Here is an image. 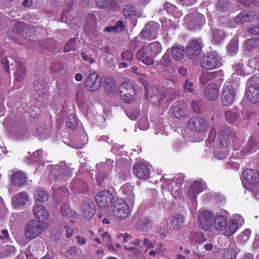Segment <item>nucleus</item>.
<instances>
[{
	"mask_svg": "<svg viewBox=\"0 0 259 259\" xmlns=\"http://www.w3.org/2000/svg\"><path fill=\"white\" fill-rule=\"evenodd\" d=\"M49 227V224L42 221L33 220L29 221L24 228V234L29 240L39 236Z\"/></svg>",
	"mask_w": 259,
	"mask_h": 259,
	"instance_id": "1",
	"label": "nucleus"
},
{
	"mask_svg": "<svg viewBox=\"0 0 259 259\" xmlns=\"http://www.w3.org/2000/svg\"><path fill=\"white\" fill-rule=\"evenodd\" d=\"M233 79L227 81L222 91V102L225 106L231 105L234 101L236 96L237 84Z\"/></svg>",
	"mask_w": 259,
	"mask_h": 259,
	"instance_id": "2",
	"label": "nucleus"
},
{
	"mask_svg": "<svg viewBox=\"0 0 259 259\" xmlns=\"http://www.w3.org/2000/svg\"><path fill=\"white\" fill-rule=\"evenodd\" d=\"M202 67L207 70L217 69L222 65V59L217 52L208 53L201 62Z\"/></svg>",
	"mask_w": 259,
	"mask_h": 259,
	"instance_id": "3",
	"label": "nucleus"
},
{
	"mask_svg": "<svg viewBox=\"0 0 259 259\" xmlns=\"http://www.w3.org/2000/svg\"><path fill=\"white\" fill-rule=\"evenodd\" d=\"M130 212V208L123 199H119L114 201L112 213L115 218L125 219L129 215Z\"/></svg>",
	"mask_w": 259,
	"mask_h": 259,
	"instance_id": "4",
	"label": "nucleus"
},
{
	"mask_svg": "<svg viewBox=\"0 0 259 259\" xmlns=\"http://www.w3.org/2000/svg\"><path fill=\"white\" fill-rule=\"evenodd\" d=\"M205 18L201 14L196 12L189 13L184 17L186 27L193 30L200 27L205 23Z\"/></svg>",
	"mask_w": 259,
	"mask_h": 259,
	"instance_id": "5",
	"label": "nucleus"
},
{
	"mask_svg": "<svg viewBox=\"0 0 259 259\" xmlns=\"http://www.w3.org/2000/svg\"><path fill=\"white\" fill-rule=\"evenodd\" d=\"M213 213L208 210L201 211L198 217L199 227L205 231H210L212 229V220Z\"/></svg>",
	"mask_w": 259,
	"mask_h": 259,
	"instance_id": "6",
	"label": "nucleus"
},
{
	"mask_svg": "<svg viewBox=\"0 0 259 259\" xmlns=\"http://www.w3.org/2000/svg\"><path fill=\"white\" fill-rule=\"evenodd\" d=\"M159 29L160 25L158 23L151 21L145 26L140 36L145 39H155Z\"/></svg>",
	"mask_w": 259,
	"mask_h": 259,
	"instance_id": "7",
	"label": "nucleus"
},
{
	"mask_svg": "<svg viewBox=\"0 0 259 259\" xmlns=\"http://www.w3.org/2000/svg\"><path fill=\"white\" fill-rule=\"evenodd\" d=\"M133 171L138 178L146 180L150 177V166L148 162L141 161L134 164Z\"/></svg>",
	"mask_w": 259,
	"mask_h": 259,
	"instance_id": "8",
	"label": "nucleus"
},
{
	"mask_svg": "<svg viewBox=\"0 0 259 259\" xmlns=\"http://www.w3.org/2000/svg\"><path fill=\"white\" fill-rule=\"evenodd\" d=\"M114 199V195L108 190L99 192L96 196L97 204L101 208H106L110 206Z\"/></svg>",
	"mask_w": 259,
	"mask_h": 259,
	"instance_id": "9",
	"label": "nucleus"
},
{
	"mask_svg": "<svg viewBox=\"0 0 259 259\" xmlns=\"http://www.w3.org/2000/svg\"><path fill=\"white\" fill-rule=\"evenodd\" d=\"M87 89L91 92L99 90L102 87V79L96 72L89 74L85 79Z\"/></svg>",
	"mask_w": 259,
	"mask_h": 259,
	"instance_id": "10",
	"label": "nucleus"
},
{
	"mask_svg": "<svg viewBox=\"0 0 259 259\" xmlns=\"http://www.w3.org/2000/svg\"><path fill=\"white\" fill-rule=\"evenodd\" d=\"M71 170L65 165L55 167V171L51 177L55 182H62L68 180L71 174Z\"/></svg>",
	"mask_w": 259,
	"mask_h": 259,
	"instance_id": "11",
	"label": "nucleus"
},
{
	"mask_svg": "<svg viewBox=\"0 0 259 259\" xmlns=\"http://www.w3.org/2000/svg\"><path fill=\"white\" fill-rule=\"evenodd\" d=\"M12 30L16 34L28 36L33 34L35 29L32 25L28 26L24 22L19 21L13 25Z\"/></svg>",
	"mask_w": 259,
	"mask_h": 259,
	"instance_id": "12",
	"label": "nucleus"
},
{
	"mask_svg": "<svg viewBox=\"0 0 259 259\" xmlns=\"http://www.w3.org/2000/svg\"><path fill=\"white\" fill-rule=\"evenodd\" d=\"M136 58L143 64L150 66L154 63V60L146 46L140 48L136 52Z\"/></svg>",
	"mask_w": 259,
	"mask_h": 259,
	"instance_id": "13",
	"label": "nucleus"
},
{
	"mask_svg": "<svg viewBox=\"0 0 259 259\" xmlns=\"http://www.w3.org/2000/svg\"><path fill=\"white\" fill-rule=\"evenodd\" d=\"M189 128L195 132H201L205 130L208 126L207 122L202 118L193 116L188 122Z\"/></svg>",
	"mask_w": 259,
	"mask_h": 259,
	"instance_id": "14",
	"label": "nucleus"
},
{
	"mask_svg": "<svg viewBox=\"0 0 259 259\" xmlns=\"http://www.w3.org/2000/svg\"><path fill=\"white\" fill-rule=\"evenodd\" d=\"M230 133V131L228 128L225 127L221 128L217 141L218 148H229L231 143Z\"/></svg>",
	"mask_w": 259,
	"mask_h": 259,
	"instance_id": "15",
	"label": "nucleus"
},
{
	"mask_svg": "<svg viewBox=\"0 0 259 259\" xmlns=\"http://www.w3.org/2000/svg\"><path fill=\"white\" fill-rule=\"evenodd\" d=\"M201 45L197 40H190L185 49L186 55L190 58H194L201 52Z\"/></svg>",
	"mask_w": 259,
	"mask_h": 259,
	"instance_id": "16",
	"label": "nucleus"
},
{
	"mask_svg": "<svg viewBox=\"0 0 259 259\" xmlns=\"http://www.w3.org/2000/svg\"><path fill=\"white\" fill-rule=\"evenodd\" d=\"M245 94L247 99L251 103L259 102V84L249 85L246 89Z\"/></svg>",
	"mask_w": 259,
	"mask_h": 259,
	"instance_id": "17",
	"label": "nucleus"
},
{
	"mask_svg": "<svg viewBox=\"0 0 259 259\" xmlns=\"http://www.w3.org/2000/svg\"><path fill=\"white\" fill-rule=\"evenodd\" d=\"M243 178L250 184L259 183V173L254 169H246L242 173Z\"/></svg>",
	"mask_w": 259,
	"mask_h": 259,
	"instance_id": "18",
	"label": "nucleus"
},
{
	"mask_svg": "<svg viewBox=\"0 0 259 259\" xmlns=\"http://www.w3.org/2000/svg\"><path fill=\"white\" fill-rule=\"evenodd\" d=\"M105 90L107 94L112 97L117 94L118 85L113 77H108L105 79Z\"/></svg>",
	"mask_w": 259,
	"mask_h": 259,
	"instance_id": "19",
	"label": "nucleus"
},
{
	"mask_svg": "<svg viewBox=\"0 0 259 259\" xmlns=\"http://www.w3.org/2000/svg\"><path fill=\"white\" fill-rule=\"evenodd\" d=\"M219 91V89L217 84L210 83L205 87L204 94L207 100H214L218 97Z\"/></svg>",
	"mask_w": 259,
	"mask_h": 259,
	"instance_id": "20",
	"label": "nucleus"
},
{
	"mask_svg": "<svg viewBox=\"0 0 259 259\" xmlns=\"http://www.w3.org/2000/svg\"><path fill=\"white\" fill-rule=\"evenodd\" d=\"M129 83H130L127 82H123L119 87L120 97L125 102L127 103L132 102L133 98V96L130 94L131 91L132 93H134V90L131 84H129L130 87L128 89L130 91L129 93L127 92L128 90L126 87L128 85Z\"/></svg>",
	"mask_w": 259,
	"mask_h": 259,
	"instance_id": "21",
	"label": "nucleus"
},
{
	"mask_svg": "<svg viewBox=\"0 0 259 259\" xmlns=\"http://www.w3.org/2000/svg\"><path fill=\"white\" fill-rule=\"evenodd\" d=\"M217 231H222L227 227L226 218L222 215H216L213 217L212 228Z\"/></svg>",
	"mask_w": 259,
	"mask_h": 259,
	"instance_id": "22",
	"label": "nucleus"
},
{
	"mask_svg": "<svg viewBox=\"0 0 259 259\" xmlns=\"http://www.w3.org/2000/svg\"><path fill=\"white\" fill-rule=\"evenodd\" d=\"M185 49L183 45L175 44L170 48L172 57L176 61H180L184 58Z\"/></svg>",
	"mask_w": 259,
	"mask_h": 259,
	"instance_id": "23",
	"label": "nucleus"
},
{
	"mask_svg": "<svg viewBox=\"0 0 259 259\" xmlns=\"http://www.w3.org/2000/svg\"><path fill=\"white\" fill-rule=\"evenodd\" d=\"M82 211L85 218L88 219L92 218L96 212L93 202L88 200L84 203L82 206Z\"/></svg>",
	"mask_w": 259,
	"mask_h": 259,
	"instance_id": "24",
	"label": "nucleus"
},
{
	"mask_svg": "<svg viewBox=\"0 0 259 259\" xmlns=\"http://www.w3.org/2000/svg\"><path fill=\"white\" fill-rule=\"evenodd\" d=\"M16 252V248L11 244L2 245L0 246V258L14 256Z\"/></svg>",
	"mask_w": 259,
	"mask_h": 259,
	"instance_id": "25",
	"label": "nucleus"
},
{
	"mask_svg": "<svg viewBox=\"0 0 259 259\" xmlns=\"http://www.w3.org/2000/svg\"><path fill=\"white\" fill-rule=\"evenodd\" d=\"M11 179L14 185L20 187L26 184L27 177L23 172L17 171L12 175Z\"/></svg>",
	"mask_w": 259,
	"mask_h": 259,
	"instance_id": "26",
	"label": "nucleus"
},
{
	"mask_svg": "<svg viewBox=\"0 0 259 259\" xmlns=\"http://www.w3.org/2000/svg\"><path fill=\"white\" fill-rule=\"evenodd\" d=\"M204 189V185L199 182H195L191 186L188 192L190 198L194 200L198 194L202 192Z\"/></svg>",
	"mask_w": 259,
	"mask_h": 259,
	"instance_id": "27",
	"label": "nucleus"
},
{
	"mask_svg": "<svg viewBox=\"0 0 259 259\" xmlns=\"http://www.w3.org/2000/svg\"><path fill=\"white\" fill-rule=\"evenodd\" d=\"M70 188L72 191L76 192L83 193L87 191L88 186L83 181L76 179L71 181Z\"/></svg>",
	"mask_w": 259,
	"mask_h": 259,
	"instance_id": "28",
	"label": "nucleus"
},
{
	"mask_svg": "<svg viewBox=\"0 0 259 259\" xmlns=\"http://www.w3.org/2000/svg\"><path fill=\"white\" fill-rule=\"evenodd\" d=\"M29 200L28 194L25 192H21L13 197L12 201L15 205H23L26 204Z\"/></svg>",
	"mask_w": 259,
	"mask_h": 259,
	"instance_id": "29",
	"label": "nucleus"
},
{
	"mask_svg": "<svg viewBox=\"0 0 259 259\" xmlns=\"http://www.w3.org/2000/svg\"><path fill=\"white\" fill-rule=\"evenodd\" d=\"M33 210L35 217L40 221H44L49 218V213L42 205H35Z\"/></svg>",
	"mask_w": 259,
	"mask_h": 259,
	"instance_id": "30",
	"label": "nucleus"
},
{
	"mask_svg": "<svg viewBox=\"0 0 259 259\" xmlns=\"http://www.w3.org/2000/svg\"><path fill=\"white\" fill-rule=\"evenodd\" d=\"M189 239L192 244H202L206 240L204 234L200 231L191 232Z\"/></svg>",
	"mask_w": 259,
	"mask_h": 259,
	"instance_id": "31",
	"label": "nucleus"
},
{
	"mask_svg": "<svg viewBox=\"0 0 259 259\" xmlns=\"http://www.w3.org/2000/svg\"><path fill=\"white\" fill-rule=\"evenodd\" d=\"M185 218L183 214H178L172 218L170 221V229L177 230L180 229L185 222Z\"/></svg>",
	"mask_w": 259,
	"mask_h": 259,
	"instance_id": "32",
	"label": "nucleus"
},
{
	"mask_svg": "<svg viewBox=\"0 0 259 259\" xmlns=\"http://www.w3.org/2000/svg\"><path fill=\"white\" fill-rule=\"evenodd\" d=\"M1 63L3 64L4 68L6 71L8 73L10 72V68L11 69H14L13 66H17L18 67V64H20L21 63H18L16 60L14 58L9 57V59L5 57L2 59L1 60Z\"/></svg>",
	"mask_w": 259,
	"mask_h": 259,
	"instance_id": "33",
	"label": "nucleus"
},
{
	"mask_svg": "<svg viewBox=\"0 0 259 259\" xmlns=\"http://www.w3.org/2000/svg\"><path fill=\"white\" fill-rule=\"evenodd\" d=\"M146 47L153 58L159 54L162 51V46L157 41L150 43Z\"/></svg>",
	"mask_w": 259,
	"mask_h": 259,
	"instance_id": "34",
	"label": "nucleus"
},
{
	"mask_svg": "<svg viewBox=\"0 0 259 259\" xmlns=\"http://www.w3.org/2000/svg\"><path fill=\"white\" fill-rule=\"evenodd\" d=\"M121 191L122 194L126 196L125 198L133 201L134 199V194L133 193V186L128 183H126L123 185L121 188Z\"/></svg>",
	"mask_w": 259,
	"mask_h": 259,
	"instance_id": "35",
	"label": "nucleus"
},
{
	"mask_svg": "<svg viewBox=\"0 0 259 259\" xmlns=\"http://www.w3.org/2000/svg\"><path fill=\"white\" fill-rule=\"evenodd\" d=\"M238 228V224L234 220H231L227 223V227L224 232V235L226 236L230 237L234 234Z\"/></svg>",
	"mask_w": 259,
	"mask_h": 259,
	"instance_id": "36",
	"label": "nucleus"
},
{
	"mask_svg": "<svg viewBox=\"0 0 259 259\" xmlns=\"http://www.w3.org/2000/svg\"><path fill=\"white\" fill-rule=\"evenodd\" d=\"M220 71H213V72H204L200 77V82L202 84H205L208 81L217 77L218 74H220Z\"/></svg>",
	"mask_w": 259,
	"mask_h": 259,
	"instance_id": "37",
	"label": "nucleus"
},
{
	"mask_svg": "<svg viewBox=\"0 0 259 259\" xmlns=\"http://www.w3.org/2000/svg\"><path fill=\"white\" fill-rule=\"evenodd\" d=\"M251 18V13L249 11H243L235 17L234 20L235 23L241 24L249 21Z\"/></svg>",
	"mask_w": 259,
	"mask_h": 259,
	"instance_id": "38",
	"label": "nucleus"
},
{
	"mask_svg": "<svg viewBox=\"0 0 259 259\" xmlns=\"http://www.w3.org/2000/svg\"><path fill=\"white\" fill-rule=\"evenodd\" d=\"M34 196L36 201L44 202L48 200L49 196L46 191L38 189L34 193Z\"/></svg>",
	"mask_w": 259,
	"mask_h": 259,
	"instance_id": "39",
	"label": "nucleus"
},
{
	"mask_svg": "<svg viewBox=\"0 0 259 259\" xmlns=\"http://www.w3.org/2000/svg\"><path fill=\"white\" fill-rule=\"evenodd\" d=\"M15 76L16 81H21L25 77V68L21 63L18 65V67L16 68V72L15 73Z\"/></svg>",
	"mask_w": 259,
	"mask_h": 259,
	"instance_id": "40",
	"label": "nucleus"
},
{
	"mask_svg": "<svg viewBox=\"0 0 259 259\" xmlns=\"http://www.w3.org/2000/svg\"><path fill=\"white\" fill-rule=\"evenodd\" d=\"M124 248L132 252L136 259H145L144 253L141 250V248H138L137 247H129L126 245L124 246Z\"/></svg>",
	"mask_w": 259,
	"mask_h": 259,
	"instance_id": "41",
	"label": "nucleus"
},
{
	"mask_svg": "<svg viewBox=\"0 0 259 259\" xmlns=\"http://www.w3.org/2000/svg\"><path fill=\"white\" fill-rule=\"evenodd\" d=\"M125 28L124 23L122 20L118 21L114 26L112 27H108L105 29V31L108 32H121L123 31Z\"/></svg>",
	"mask_w": 259,
	"mask_h": 259,
	"instance_id": "42",
	"label": "nucleus"
},
{
	"mask_svg": "<svg viewBox=\"0 0 259 259\" xmlns=\"http://www.w3.org/2000/svg\"><path fill=\"white\" fill-rule=\"evenodd\" d=\"M175 104H174L172 106L174 107L173 113L174 116L178 118L181 117H185L187 115V110L184 106L180 107H176Z\"/></svg>",
	"mask_w": 259,
	"mask_h": 259,
	"instance_id": "43",
	"label": "nucleus"
},
{
	"mask_svg": "<svg viewBox=\"0 0 259 259\" xmlns=\"http://www.w3.org/2000/svg\"><path fill=\"white\" fill-rule=\"evenodd\" d=\"M259 46V39L250 38L247 39L244 42V47L246 50L251 51Z\"/></svg>",
	"mask_w": 259,
	"mask_h": 259,
	"instance_id": "44",
	"label": "nucleus"
},
{
	"mask_svg": "<svg viewBox=\"0 0 259 259\" xmlns=\"http://www.w3.org/2000/svg\"><path fill=\"white\" fill-rule=\"evenodd\" d=\"M225 34L223 30L214 29L212 32V39L215 44L220 42L225 37Z\"/></svg>",
	"mask_w": 259,
	"mask_h": 259,
	"instance_id": "45",
	"label": "nucleus"
},
{
	"mask_svg": "<svg viewBox=\"0 0 259 259\" xmlns=\"http://www.w3.org/2000/svg\"><path fill=\"white\" fill-rule=\"evenodd\" d=\"M237 254L236 248L229 246L224 252V259H236Z\"/></svg>",
	"mask_w": 259,
	"mask_h": 259,
	"instance_id": "46",
	"label": "nucleus"
},
{
	"mask_svg": "<svg viewBox=\"0 0 259 259\" xmlns=\"http://www.w3.org/2000/svg\"><path fill=\"white\" fill-rule=\"evenodd\" d=\"M229 148H218L214 152L215 157L219 159L226 158L229 155Z\"/></svg>",
	"mask_w": 259,
	"mask_h": 259,
	"instance_id": "47",
	"label": "nucleus"
},
{
	"mask_svg": "<svg viewBox=\"0 0 259 259\" xmlns=\"http://www.w3.org/2000/svg\"><path fill=\"white\" fill-rule=\"evenodd\" d=\"M123 14L126 18H131L136 16L137 11L134 6L132 5H126L123 10Z\"/></svg>",
	"mask_w": 259,
	"mask_h": 259,
	"instance_id": "48",
	"label": "nucleus"
},
{
	"mask_svg": "<svg viewBox=\"0 0 259 259\" xmlns=\"http://www.w3.org/2000/svg\"><path fill=\"white\" fill-rule=\"evenodd\" d=\"M66 124L68 127L71 130H74L76 128L78 124V122L74 115L70 114L67 117Z\"/></svg>",
	"mask_w": 259,
	"mask_h": 259,
	"instance_id": "49",
	"label": "nucleus"
},
{
	"mask_svg": "<svg viewBox=\"0 0 259 259\" xmlns=\"http://www.w3.org/2000/svg\"><path fill=\"white\" fill-rule=\"evenodd\" d=\"M225 116L226 120L230 123H234L238 118V114L231 110L226 111Z\"/></svg>",
	"mask_w": 259,
	"mask_h": 259,
	"instance_id": "50",
	"label": "nucleus"
},
{
	"mask_svg": "<svg viewBox=\"0 0 259 259\" xmlns=\"http://www.w3.org/2000/svg\"><path fill=\"white\" fill-rule=\"evenodd\" d=\"M257 147V143L253 138H250L245 147L243 149L244 152H250Z\"/></svg>",
	"mask_w": 259,
	"mask_h": 259,
	"instance_id": "51",
	"label": "nucleus"
},
{
	"mask_svg": "<svg viewBox=\"0 0 259 259\" xmlns=\"http://www.w3.org/2000/svg\"><path fill=\"white\" fill-rule=\"evenodd\" d=\"M218 128L219 127L216 125L212 126L209 133L208 137L206 140L207 143H211L214 141L216 138L217 131Z\"/></svg>",
	"mask_w": 259,
	"mask_h": 259,
	"instance_id": "52",
	"label": "nucleus"
},
{
	"mask_svg": "<svg viewBox=\"0 0 259 259\" xmlns=\"http://www.w3.org/2000/svg\"><path fill=\"white\" fill-rule=\"evenodd\" d=\"M62 213L63 216L67 217V218H74L76 215V212L66 205L62 207Z\"/></svg>",
	"mask_w": 259,
	"mask_h": 259,
	"instance_id": "53",
	"label": "nucleus"
},
{
	"mask_svg": "<svg viewBox=\"0 0 259 259\" xmlns=\"http://www.w3.org/2000/svg\"><path fill=\"white\" fill-rule=\"evenodd\" d=\"M238 50V44L236 39H233L228 45V51L232 53H236Z\"/></svg>",
	"mask_w": 259,
	"mask_h": 259,
	"instance_id": "54",
	"label": "nucleus"
},
{
	"mask_svg": "<svg viewBox=\"0 0 259 259\" xmlns=\"http://www.w3.org/2000/svg\"><path fill=\"white\" fill-rule=\"evenodd\" d=\"M76 40L75 39L71 38L66 44L64 47V51L68 52L75 49Z\"/></svg>",
	"mask_w": 259,
	"mask_h": 259,
	"instance_id": "55",
	"label": "nucleus"
},
{
	"mask_svg": "<svg viewBox=\"0 0 259 259\" xmlns=\"http://www.w3.org/2000/svg\"><path fill=\"white\" fill-rule=\"evenodd\" d=\"M171 194L174 198H178L182 194V189L178 185L172 186L171 188Z\"/></svg>",
	"mask_w": 259,
	"mask_h": 259,
	"instance_id": "56",
	"label": "nucleus"
},
{
	"mask_svg": "<svg viewBox=\"0 0 259 259\" xmlns=\"http://www.w3.org/2000/svg\"><path fill=\"white\" fill-rule=\"evenodd\" d=\"M42 151L41 150H37L35 151L31 156L28 160H29V163H31L33 162H36L39 160V158L42 155Z\"/></svg>",
	"mask_w": 259,
	"mask_h": 259,
	"instance_id": "57",
	"label": "nucleus"
},
{
	"mask_svg": "<svg viewBox=\"0 0 259 259\" xmlns=\"http://www.w3.org/2000/svg\"><path fill=\"white\" fill-rule=\"evenodd\" d=\"M184 89L189 93H192L194 89L193 82L189 79H186L183 84Z\"/></svg>",
	"mask_w": 259,
	"mask_h": 259,
	"instance_id": "58",
	"label": "nucleus"
},
{
	"mask_svg": "<svg viewBox=\"0 0 259 259\" xmlns=\"http://www.w3.org/2000/svg\"><path fill=\"white\" fill-rule=\"evenodd\" d=\"M247 31L252 35H259V23L250 25Z\"/></svg>",
	"mask_w": 259,
	"mask_h": 259,
	"instance_id": "59",
	"label": "nucleus"
},
{
	"mask_svg": "<svg viewBox=\"0 0 259 259\" xmlns=\"http://www.w3.org/2000/svg\"><path fill=\"white\" fill-rule=\"evenodd\" d=\"M121 58L123 60L131 61L134 58V53L131 51H125L121 54Z\"/></svg>",
	"mask_w": 259,
	"mask_h": 259,
	"instance_id": "60",
	"label": "nucleus"
},
{
	"mask_svg": "<svg viewBox=\"0 0 259 259\" xmlns=\"http://www.w3.org/2000/svg\"><path fill=\"white\" fill-rule=\"evenodd\" d=\"M171 60L169 55L165 54L159 61L160 65L163 67H167L170 65Z\"/></svg>",
	"mask_w": 259,
	"mask_h": 259,
	"instance_id": "61",
	"label": "nucleus"
},
{
	"mask_svg": "<svg viewBox=\"0 0 259 259\" xmlns=\"http://www.w3.org/2000/svg\"><path fill=\"white\" fill-rule=\"evenodd\" d=\"M36 133L37 135L40 137L44 136L45 138L47 134V127L46 125L40 124L37 125Z\"/></svg>",
	"mask_w": 259,
	"mask_h": 259,
	"instance_id": "62",
	"label": "nucleus"
},
{
	"mask_svg": "<svg viewBox=\"0 0 259 259\" xmlns=\"http://www.w3.org/2000/svg\"><path fill=\"white\" fill-rule=\"evenodd\" d=\"M229 3L226 0H219L217 4V8L220 11H225L226 10Z\"/></svg>",
	"mask_w": 259,
	"mask_h": 259,
	"instance_id": "63",
	"label": "nucleus"
},
{
	"mask_svg": "<svg viewBox=\"0 0 259 259\" xmlns=\"http://www.w3.org/2000/svg\"><path fill=\"white\" fill-rule=\"evenodd\" d=\"M62 235V232L60 228H55L53 229L52 232V238L55 240H59Z\"/></svg>",
	"mask_w": 259,
	"mask_h": 259,
	"instance_id": "64",
	"label": "nucleus"
}]
</instances>
